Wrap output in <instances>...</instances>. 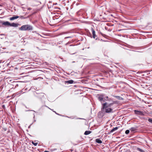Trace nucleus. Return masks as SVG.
<instances>
[{
  "mask_svg": "<svg viewBox=\"0 0 152 152\" xmlns=\"http://www.w3.org/2000/svg\"><path fill=\"white\" fill-rule=\"evenodd\" d=\"M91 133V132L90 131H85V132L84 133V134L85 135H87L90 134Z\"/></svg>",
  "mask_w": 152,
  "mask_h": 152,
  "instance_id": "obj_10",
  "label": "nucleus"
},
{
  "mask_svg": "<svg viewBox=\"0 0 152 152\" xmlns=\"http://www.w3.org/2000/svg\"><path fill=\"white\" fill-rule=\"evenodd\" d=\"M118 129V127H116L112 129L109 132V134H110L112 132H114L115 131L117 130Z\"/></svg>",
  "mask_w": 152,
  "mask_h": 152,
  "instance_id": "obj_5",
  "label": "nucleus"
},
{
  "mask_svg": "<svg viewBox=\"0 0 152 152\" xmlns=\"http://www.w3.org/2000/svg\"><path fill=\"white\" fill-rule=\"evenodd\" d=\"M0 35H4V34H1Z\"/></svg>",
  "mask_w": 152,
  "mask_h": 152,
  "instance_id": "obj_23",
  "label": "nucleus"
},
{
  "mask_svg": "<svg viewBox=\"0 0 152 152\" xmlns=\"http://www.w3.org/2000/svg\"><path fill=\"white\" fill-rule=\"evenodd\" d=\"M2 24L6 26H10V23L8 21H6L3 22Z\"/></svg>",
  "mask_w": 152,
  "mask_h": 152,
  "instance_id": "obj_7",
  "label": "nucleus"
},
{
  "mask_svg": "<svg viewBox=\"0 0 152 152\" xmlns=\"http://www.w3.org/2000/svg\"><path fill=\"white\" fill-rule=\"evenodd\" d=\"M32 143L35 146H36L38 144L37 142L34 143V142L32 141Z\"/></svg>",
  "mask_w": 152,
  "mask_h": 152,
  "instance_id": "obj_16",
  "label": "nucleus"
},
{
  "mask_svg": "<svg viewBox=\"0 0 152 152\" xmlns=\"http://www.w3.org/2000/svg\"><path fill=\"white\" fill-rule=\"evenodd\" d=\"M66 83L69 84H72L74 83V81L73 80H69L66 81Z\"/></svg>",
  "mask_w": 152,
  "mask_h": 152,
  "instance_id": "obj_12",
  "label": "nucleus"
},
{
  "mask_svg": "<svg viewBox=\"0 0 152 152\" xmlns=\"http://www.w3.org/2000/svg\"><path fill=\"white\" fill-rule=\"evenodd\" d=\"M118 103L117 101H112V102L108 104L106 102L102 104V110L107 113H112L113 112V108L111 107L114 104Z\"/></svg>",
  "mask_w": 152,
  "mask_h": 152,
  "instance_id": "obj_1",
  "label": "nucleus"
},
{
  "mask_svg": "<svg viewBox=\"0 0 152 152\" xmlns=\"http://www.w3.org/2000/svg\"><path fill=\"white\" fill-rule=\"evenodd\" d=\"M148 121L149 122L152 123V119H149Z\"/></svg>",
  "mask_w": 152,
  "mask_h": 152,
  "instance_id": "obj_18",
  "label": "nucleus"
},
{
  "mask_svg": "<svg viewBox=\"0 0 152 152\" xmlns=\"http://www.w3.org/2000/svg\"><path fill=\"white\" fill-rule=\"evenodd\" d=\"M106 100L107 101H108L109 102H112V101H113V100L111 98H109V99H106Z\"/></svg>",
  "mask_w": 152,
  "mask_h": 152,
  "instance_id": "obj_14",
  "label": "nucleus"
},
{
  "mask_svg": "<svg viewBox=\"0 0 152 152\" xmlns=\"http://www.w3.org/2000/svg\"><path fill=\"white\" fill-rule=\"evenodd\" d=\"M132 131L135 130H134V129H133V130H132Z\"/></svg>",
  "mask_w": 152,
  "mask_h": 152,
  "instance_id": "obj_24",
  "label": "nucleus"
},
{
  "mask_svg": "<svg viewBox=\"0 0 152 152\" xmlns=\"http://www.w3.org/2000/svg\"><path fill=\"white\" fill-rule=\"evenodd\" d=\"M106 98L107 99H109V98H108V97L107 96V97H106Z\"/></svg>",
  "mask_w": 152,
  "mask_h": 152,
  "instance_id": "obj_21",
  "label": "nucleus"
},
{
  "mask_svg": "<svg viewBox=\"0 0 152 152\" xmlns=\"http://www.w3.org/2000/svg\"><path fill=\"white\" fill-rule=\"evenodd\" d=\"M137 150L138 151H140V152H145V151H144V150H143L142 149L140 148H137Z\"/></svg>",
  "mask_w": 152,
  "mask_h": 152,
  "instance_id": "obj_11",
  "label": "nucleus"
},
{
  "mask_svg": "<svg viewBox=\"0 0 152 152\" xmlns=\"http://www.w3.org/2000/svg\"><path fill=\"white\" fill-rule=\"evenodd\" d=\"M18 24L17 23H10V26L16 27L18 26Z\"/></svg>",
  "mask_w": 152,
  "mask_h": 152,
  "instance_id": "obj_8",
  "label": "nucleus"
},
{
  "mask_svg": "<svg viewBox=\"0 0 152 152\" xmlns=\"http://www.w3.org/2000/svg\"><path fill=\"white\" fill-rule=\"evenodd\" d=\"M19 29L21 31L32 30L33 28L31 26L27 24L22 26L19 28Z\"/></svg>",
  "mask_w": 152,
  "mask_h": 152,
  "instance_id": "obj_2",
  "label": "nucleus"
},
{
  "mask_svg": "<svg viewBox=\"0 0 152 152\" xmlns=\"http://www.w3.org/2000/svg\"><path fill=\"white\" fill-rule=\"evenodd\" d=\"M19 17L20 18H22V19H25L26 18H24L23 16H19Z\"/></svg>",
  "mask_w": 152,
  "mask_h": 152,
  "instance_id": "obj_19",
  "label": "nucleus"
},
{
  "mask_svg": "<svg viewBox=\"0 0 152 152\" xmlns=\"http://www.w3.org/2000/svg\"><path fill=\"white\" fill-rule=\"evenodd\" d=\"M91 30L92 31L93 37L95 39L96 37V36L95 34V32L94 29L92 28H91Z\"/></svg>",
  "mask_w": 152,
  "mask_h": 152,
  "instance_id": "obj_4",
  "label": "nucleus"
},
{
  "mask_svg": "<svg viewBox=\"0 0 152 152\" xmlns=\"http://www.w3.org/2000/svg\"><path fill=\"white\" fill-rule=\"evenodd\" d=\"M132 131L135 130H134V129H133V130H132Z\"/></svg>",
  "mask_w": 152,
  "mask_h": 152,
  "instance_id": "obj_25",
  "label": "nucleus"
},
{
  "mask_svg": "<svg viewBox=\"0 0 152 152\" xmlns=\"http://www.w3.org/2000/svg\"><path fill=\"white\" fill-rule=\"evenodd\" d=\"M19 17L18 16H13L12 17L10 18V19L11 20H12L15 19H16L18 18Z\"/></svg>",
  "mask_w": 152,
  "mask_h": 152,
  "instance_id": "obj_6",
  "label": "nucleus"
},
{
  "mask_svg": "<svg viewBox=\"0 0 152 152\" xmlns=\"http://www.w3.org/2000/svg\"><path fill=\"white\" fill-rule=\"evenodd\" d=\"M113 96L115 97L116 98L118 99H119V100H122L123 99V98L122 97H121L119 96Z\"/></svg>",
  "mask_w": 152,
  "mask_h": 152,
  "instance_id": "obj_13",
  "label": "nucleus"
},
{
  "mask_svg": "<svg viewBox=\"0 0 152 152\" xmlns=\"http://www.w3.org/2000/svg\"><path fill=\"white\" fill-rule=\"evenodd\" d=\"M129 130H127L125 131V133L126 134H128L129 133Z\"/></svg>",
  "mask_w": 152,
  "mask_h": 152,
  "instance_id": "obj_17",
  "label": "nucleus"
},
{
  "mask_svg": "<svg viewBox=\"0 0 152 152\" xmlns=\"http://www.w3.org/2000/svg\"><path fill=\"white\" fill-rule=\"evenodd\" d=\"M95 141L96 142L100 144L102 143V141L101 140H100L99 139H96L95 140Z\"/></svg>",
  "mask_w": 152,
  "mask_h": 152,
  "instance_id": "obj_9",
  "label": "nucleus"
},
{
  "mask_svg": "<svg viewBox=\"0 0 152 152\" xmlns=\"http://www.w3.org/2000/svg\"><path fill=\"white\" fill-rule=\"evenodd\" d=\"M44 152H49L48 151H45Z\"/></svg>",
  "mask_w": 152,
  "mask_h": 152,
  "instance_id": "obj_22",
  "label": "nucleus"
},
{
  "mask_svg": "<svg viewBox=\"0 0 152 152\" xmlns=\"http://www.w3.org/2000/svg\"><path fill=\"white\" fill-rule=\"evenodd\" d=\"M71 37H66L65 38V39H67L68 38H71Z\"/></svg>",
  "mask_w": 152,
  "mask_h": 152,
  "instance_id": "obj_20",
  "label": "nucleus"
},
{
  "mask_svg": "<svg viewBox=\"0 0 152 152\" xmlns=\"http://www.w3.org/2000/svg\"><path fill=\"white\" fill-rule=\"evenodd\" d=\"M98 99L99 101H102L103 100V98L102 97H101V96H100V97H98Z\"/></svg>",
  "mask_w": 152,
  "mask_h": 152,
  "instance_id": "obj_15",
  "label": "nucleus"
},
{
  "mask_svg": "<svg viewBox=\"0 0 152 152\" xmlns=\"http://www.w3.org/2000/svg\"><path fill=\"white\" fill-rule=\"evenodd\" d=\"M134 114L137 115L144 116V112L140 110H135L134 111Z\"/></svg>",
  "mask_w": 152,
  "mask_h": 152,
  "instance_id": "obj_3",
  "label": "nucleus"
}]
</instances>
